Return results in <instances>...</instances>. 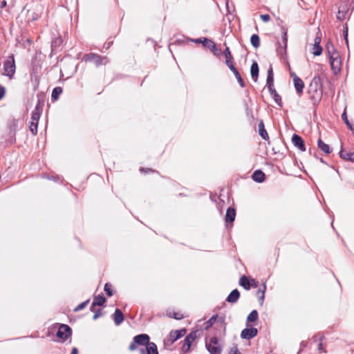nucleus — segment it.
Wrapping results in <instances>:
<instances>
[{"mask_svg":"<svg viewBox=\"0 0 354 354\" xmlns=\"http://www.w3.org/2000/svg\"><path fill=\"white\" fill-rule=\"evenodd\" d=\"M308 93L310 98L313 102V104L318 103L322 97V85L321 78L319 76H315L311 81L309 85Z\"/></svg>","mask_w":354,"mask_h":354,"instance_id":"obj_1","label":"nucleus"},{"mask_svg":"<svg viewBox=\"0 0 354 354\" xmlns=\"http://www.w3.org/2000/svg\"><path fill=\"white\" fill-rule=\"evenodd\" d=\"M42 111H43V109H42L41 106L40 105V102H38V103L37 104V105L35 107V109L32 112L31 121H30V127H29L30 131L34 136H36L37 134L38 123H39V120L40 116L41 115Z\"/></svg>","mask_w":354,"mask_h":354,"instance_id":"obj_2","label":"nucleus"},{"mask_svg":"<svg viewBox=\"0 0 354 354\" xmlns=\"http://www.w3.org/2000/svg\"><path fill=\"white\" fill-rule=\"evenodd\" d=\"M83 59L87 62H91L95 66L106 65L109 62V59L106 56H102L100 55L89 53L84 55Z\"/></svg>","mask_w":354,"mask_h":354,"instance_id":"obj_3","label":"nucleus"},{"mask_svg":"<svg viewBox=\"0 0 354 354\" xmlns=\"http://www.w3.org/2000/svg\"><path fill=\"white\" fill-rule=\"evenodd\" d=\"M150 337L147 334H140L136 335L129 346L130 351H136L139 346H146L150 342Z\"/></svg>","mask_w":354,"mask_h":354,"instance_id":"obj_4","label":"nucleus"},{"mask_svg":"<svg viewBox=\"0 0 354 354\" xmlns=\"http://www.w3.org/2000/svg\"><path fill=\"white\" fill-rule=\"evenodd\" d=\"M15 62L14 55L8 56V59L3 63V73L4 75L12 78L15 73Z\"/></svg>","mask_w":354,"mask_h":354,"instance_id":"obj_5","label":"nucleus"},{"mask_svg":"<svg viewBox=\"0 0 354 354\" xmlns=\"http://www.w3.org/2000/svg\"><path fill=\"white\" fill-rule=\"evenodd\" d=\"M351 8L352 4L350 1H340L338 5L337 18L340 21L345 19Z\"/></svg>","mask_w":354,"mask_h":354,"instance_id":"obj_6","label":"nucleus"},{"mask_svg":"<svg viewBox=\"0 0 354 354\" xmlns=\"http://www.w3.org/2000/svg\"><path fill=\"white\" fill-rule=\"evenodd\" d=\"M205 346L210 354H221L222 348L218 345V339L216 337H212Z\"/></svg>","mask_w":354,"mask_h":354,"instance_id":"obj_7","label":"nucleus"},{"mask_svg":"<svg viewBox=\"0 0 354 354\" xmlns=\"http://www.w3.org/2000/svg\"><path fill=\"white\" fill-rule=\"evenodd\" d=\"M72 334L71 328L66 324H61L57 332V337L60 339L61 342H64Z\"/></svg>","mask_w":354,"mask_h":354,"instance_id":"obj_8","label":"nucleus"},{"mask_svg":"<svg viewBox=\"0 0 354 354\" xmlns=\"http://www.w3.org/2000/svg\"><path fill=\"white\" fill-rule=\"evenodd\" d=\"M291 77H292L293 84L295 88L296 92L299 96H301L303 94L304 83L303 80L299 77L295 73H291Z\"/></svg>","mask_w":354,"mask_h":354,"instance_id":"obj_9","label":"nucleus"},{"mask_svg":"<svg viewBox=\"0 0 354 354\" xmlns=\"http://www.w3.org/2000/svg\"><path fill=\"white\" fill-rule=\"evenodd\" d=\"M320 32H317V36L314 39V44L311 52L315 56H319L322 53L323 49L320 46L322 41Z\"/></svg>","mask_w":354,"mask_h":354,"instance_id":"obj_10","label":"nucleus"},{"mask_svg":"<svg viewBox=\"0 0 354 354\" xmlns=\"http://www.w3.org/2000/svg\"><path fill=\"white\" fill-rule=\"evenodd\" d=\"M197 337V331H192L184 339V344L183 346V350L185 352L189 351L192 343L196 339Z\"/></svg>","mask_w":354,"mask_h":354,"instance_id":"obj_11","label":"nucleus"},{"mask_svg":"<svg viewBox=\"0 0 354 354\" xmlns=\"http://www.w3.org/2000/svg\"><path fill=\"white\" fill-rule=\"evenodd\" d=\"M330 64L331 66V69L333 71L334 74H337L340 70L342 66V61L339 55L332 57L329 58Z\"/></svg>","mask_w":354,"mask_h":354,"instance_id":"obj_12","label":"nucleus"},{"mask_svg":"<svg viewBox=\"0 0 354 354\" xmlns=\"http://www.w3.org/2000/svg\"><path fill=\"white\" fill-rule=\"evenodd\" d=\"M186 329L182 328L180 330H171L169 333L168 341L170 342L171 344L174 343L178 339L181 338L186 334Z\"/></svg>","mask_w":354,"mask_h":354,"instance_id":"obj_13","label":"nucleus"},{"mask_svg":"<svg viewBox=\"0 0 354 354\" xmlns=\"http://www.w3.org/2000/svg\"><path fill=\"white\" fill-rule=\"evenodd\" d=\"M266 86L268 88L269 93L274 92V91L276 90L274 86V73L272 66H270L268 71Z\"/></svg>","mask_w":354,"mask_h":354,"instance_id":"obj_14","label":"nucleus"},{"mask_svg":"<svg viewBox=\"0 0 354 354\" xmlns=\"http://www.w3.org/2000/svg\"><path fill=\"white\" fill-rule=\"evenodd\" d=\"M258 330L254 327L245 328L241 331V337L243 339H250L257 336Z\"/></svg>","mask_w":354,"mask_h":354,"instance_id":"obj_15","label":"nucleus"},{"mask_svg":"<svg viewBox=\"0 0 354 354\" xmlns=\"http://www.w3.org/2000/svg\"><path fill=\"white\" fill-rule=\"evenodd\" d=\"M292 142L300 151H306V147L304 145V142L301 136H299L297 134H294L292 137Z\"/></svg>","mask_w":354,"mask_h":354,"instance_id":"obj_16","label":"nucleus"},{"mask_svg":"<svg viewBox=\"0 0 354 354\" xmlns=\"http://www.w3.org/2000/svg\"><path fill=\"white\" fill-rule=\"evenodd\" d=\"M236 210L234 207H229L226 211L225 221L227 223H232L235 219Z\"/></svg>","mask_w":354,"mask_h":354,"instance_id":"obj_17","label":"nucleus"},{"mask_svg":"<svg viewBox=\"0 0 354 354\" xmlns=\"http://www.w3.org/2000/svg\"><path fill=\"white\" fill-rule=\"evenodd\" d=\"M223 53L226 58L225 64L229 67V68L231 70L232 68V67H235V66H234V63H233L234 58L230 53V48L228 47H226Z\"/></svg>","mask_w":354,"mask_h":354,"instance_id":"obj_18","label":"nucleus"},{"mask_svg":"<svg viewBox=\"0 0 354 354\" xmlns=\"http://www.w3.org/2000/svg\"><path fill=\"white\" fill-rule=\"evenodd\" d=\"M339 156L347 161L354 162V151H346L341 149L339 151Z\"/></svg>","mask_w":354,"mask_h":354,"instance_id":"obj_19","label":"nucleus"},{"mask_svg":"<svg viewBox=\"0 0 354 354\" xmlns=\"http://www.w3.org/2000/svg\"><path fill=\"white\" fill-rule=\"evenodd\" d=\"M106 302V299L102 295H99L94 297L93 301L91 306V310L95 311V306H102Z\"/></svg>","mask_w":354,"mask_h":354,"instance_id":"obj_20","label":"nucleus"},{"mask_svg":"<svg viewBox=\"0 0 354 354\" xmlns=\"http://www.w3.org/2000/svg\"><path fill=\"white\" fill-rule=\"evenodd\" d=\"M124 316L122 312L120 309L116 308L114 312V314H113V320H114L115 324L116 326L120 325L124 321Z\"/></svg>","mask_w":354,"mask_h":354,"instance_id":"obj_21","label":"nucleus"},{"mask_svg":"<svg viewBox=\"0 0 354 354\" xmlns=\"http://www.w3.org/2000/svg\"><path fill=\"white\" fill-rule=\"evenodd\" d=\"M250 73L252 79L254 80V82H257L258 80L259 76V66L257 62H254L252 64L251 68H250Z\"/></svg>","mask_w":354,"mask_h":354,"instance_id":"obj_22","label":"nucleus"},{"mask_svg":"<svg viewBox=\"0 0 354 354\" xmlns=\"http://www.w3.org/2000/svg\"><path fill=\"white\" fill-rule=\"evenodd\" d=\"M240 297V293L237 289L233 290L226 299L229 303H235L238 301Z\"/></svg>","mask_w":354,"mask_h":354,"instance_id":"obj_23","label":"nucleus"},{"mask_svg":"<svg viewBox=\"0 0 354 354\" xmlns=\"http://www.w3.org/2000/svg\"><path fill=\"white\" fill-rule=\"evenodd\" d=\"M205 42L209 43L207 48H209L212 52L216 56H219L221 53V50L218 49L215 43L210 39H205Z\"/></svg>","mask_w":354,"mask_h":354,"instance_id":"obj_24","label":"nucleus"},{"mask_svg":"<svg viewBox=\"0 0 354 354\" xmlns=\"http://www.w3.org/2000/svg\"><path fill=\"white\" fill-rule=\"evenodd\" d=\"M265 174L261 170L255 171L252 174V179L258 183H262L265 180Z\"/></svg>","mask_w":354,"mask_h":354,"instance_id":"obj_25","label":"nucleus"},{"mask_svg":"<svg viewBox=\"0 0 354 354\" xmlns=\"http://www.w3.org/2000/svg\"><path fill=\"white\" fill-rule=\"evenodd\" d=\"M258 129H259V133L261 136V137L263 140H268L269 139V136H268L266 130L265 129V127H264V124H263V121H261L260 123L259 124Z\"/></svg>","mask_w":354,"mask_h":354,"instance_id":"obj_26","label":"nucleus"},{"mask_svg":"<svg viewBox=\"0 0 354 354\" xmlns=\"http://www.w3.org/2000/svg\"><path fill=\"white\" fill-rule=\"evenodd\" d=\"M326 50L328 54L329 58L332 57H335V56L339 55V53L336 50L334 46L330 42H328L326 44Z\"/></svg>","mask_w":354,"mask_h":354,"instance_id":"obj_27","label":"nucleus"},{"mask_svg":"<svg viewBox=\"0 0 354 354\" xmlns=\"http://www.w3.org/2000/svg\"><path fill=\"white\" fill-rule=\"evenodd\" d=\"M147 354H158L157 346L154 342H149L146 346Z\"/></svg>","mask_w":354,"mask_h":354,"instance_id":"obj_28","label":"nucleus"},{"mask_svg":"<svg viewBox=\"0 0 354 354\" xmlns=\"http://www.w3.org/2000/svg\"><path fill=\"white\" fill-rule=\"evenodd\" d=\"M318 147L320 150L324 151L326 153H330L331 152V149L330 146L325 142H324L321 139L318 140L317 142Z\"/></svg>","mask_w":354,"mask_h":354,"instance_id":"obj_29","label":"nucleus"},{"mask_svg":"<svg viewBox=\"0 0 354 354\" xmlns=\"http://www.w3.org/2000/svg\"><path fill=\"white\" fill-rule=\"evenodd\" d=\"M266 290V286L265 283H263L262 285V288H259L257 293V295L259 298V303L261 305H263V303L264 301Z\"/></svg>","mask_w":354,"mask_h":354,"instance_id":"obj_30","label":"nucleus"},{"mask_svg":"<svg viewBox=\"0 0 354 354\" xmlns=\"http://www.w3.org/2000/svg\"><path fill=\"white\" fill-rule=\"evenodd\" d=\"M250 279L245 276L243 275L239 279V285L243 287L245 290H250Z\"/></svg>","mask_w":354,"mask_h":354,"instance_id":"obj_31","label":"nucleus"},{"mask_svg":"<svg viewBox=\"0 0 354 354\" xmlns=\"http://www.w3.org/2000/svg\"><path fill=\"white\" fill-rule=\"evenodd\" d=\"M232 68L231 69V71L234 73V75H235L238 82L239 83L240 86L243 88L245 87V83L240 75V73H239L238 70L235 68V67H232Z\"/></svg>","mask_w":354,"mask_h":354,"instance_id":"obj_32","label":"nucleus"},{"mask_svg":"<svg viewBox=\"0 0 354 354\" xmlns=\"http://www.w3.org/2000/svg\"><path fill=\"white\" fill-rule=\"evenodd\" d=\"M167 315L170 318L177 320H180L184 317V315L180 312L167 311Z\"/></svg>","mask_w":354,"mask_h":354,"instance_id":"obj_33","label":"nucleus"},{"mask_svg":"<svg viewBox=\"0 0 354 354\" xmlns=\"http://www.w3.org/2000/svg\"><path fill=\"white\" fill-rule=\"evenodd\" d=\"M62 43V39L60 37H57L55 38L51 43V48L53 51L57 50V49L60 47Z\"/></svg>","mask_w":354,"mask_h":354,"instance_id":"obj_34","label":"nucleus"},{"mask_svg":"<svg viewBox=\"0 0 354 354\" xmlns=\"http://www.w3.org/2000/svg\"><path fill=\"white\" fill-rule=\"evenodd\" d=\"M250 42L252 46L257 48L260 46V38L258 35L254 34L251 36Z\"/></svg>","mask_w":354,"mask_h":354,"instance_id":"obj_35","label":"nucleus"},{"mask_svg":"<svg viewBox=\"0 0 354 354\" xmlns=\"http://www.w3.org/2000/svg\"><path fill=\"white\" fill-rule=\"evenodd\" d=\"M270 94L272 97L274 102L280 106L282 107V100L281 97L277 93V91L274 90V92H270Z\"/></svg>","mask_w":354,"mask_h":354,"instance_id":"obj_36","label":"nucleus"},{"mask_svg":"<svg viewBox=\"0 0 354 354\" xmlns=\"http://www.w3.org/2000/svg\"><path fill=\"white\" fill-rule=\"evenodd\" d=\"M62 93V88L60 86H57V87L54 88L53 90V92H52V95H51L52 99L54 101L57 100L59 98V97Z\"/></svg>","mask_w":354,"mask_h":354,"instance_id":"obj_37","label":"nucleus"},{"mask_svg":"<svg viewBox=\"0 0 354 354\" xmlns=\"http://www.w3.org/2000/svg\"><path fill=\"white\" fill-rule=\"evenodd\" d=\"M324 337L323 335H316L313 337V340L315 342H317V341H319V344L318 345V350L319 351H322V352H326V351H324V347H323V344H322V340L324 339Z\"/></svg>","mask_w":354,"mask_h":354,"instance_id":"obj_38","label":"nucleus"},{"mask_svg":"<svg viewBox=\"0 0 354 354\" xmlns=\"http://www.w3.org/2000/svg\"><path fill=\"white\" fill-rule=\"evenodd\" d=\"M258 319V312L256 310H253L248 316L247 321L248 322H254Z\"/></svg>","mask_w":354,"mask_h":354,"instance_id":"obj_39","label":"nucleus"},{"mask_svg":"<svg viewBox=\"0 0 354 354\" xmlns=\"http://www.w3.org/2000/svg\"><path fill=\"white\" fill-rule=\"evenodd\" d=\"M342 119L345 122V124H346V126L348 127L349 129H351V130L353 129L352 124L350 123L349 120H348L346 109L342 114Z\"/></svg>","mask_w":354,"mask_h":354,"instance_id":"obj_40","label":"nucleus"},{"mask_svg":"<svg viewBox=\"0 0 354 354\" xmlns=\"http://www.w3.org/2000/svg\"><path fill=\"white\" fill-rule=\"evenodd\" d=\"M104 289L108 297H111L113 295L112 285L111 283H105Z\"/></svg>","mask_w":354,"mask_h":354,"instance_id":"obj_41","label":"nucleus"},{"mask_svg":"<svg viewBox=\"0 0 354 354\" xmlns=\"http://www.w3.org/2000/svg\"><path fill=\"white\" fill-rule=\"evenodd\" d=\"M205 39H208L206 37H201L198 39H192V41L196 44H202L205 47L207 48L209 43L205 42Z\"/></svg>","mask_w":354,"mask_h":354,"instance_id":"obj_42","label":"nucleus"},{"mask_svg":"<svg viewBox=\"0 0 354 354\" xmlns=\"http://www.w3.org/2000/svg\"><path fill=\"white\" fill-rule=\"evenodd\" d=\"M217 319V315L212 316L207 322V326L206 328H208L209 327L212 326L216 322Z\"/></svg>","mask_w":354,"mask_h":354,"instance_id":"obj_43","label":"nucleus"},{"mask_svg":"<svg viewBox=\"0 0 354 354\" xmlns=\"http://www.w3.org/2000/svg\"><path fill=\"white\" fill-rule=\"evenodd\" d=\"M89 302V300H86L81 304H80L74 310L75 311H79L80 310H82L84 309L86 306L87 304H88Z\"/></svg>","mask_w":354,"mask_h":354,"instance_id":"obj_44","label":"nucleus"},{"mask_svg":"<svg viewBox=\"0 0 354 354\" xmlns=\"http://www.w3.org/2000/svg\"><path fill=\"white\" fill-rule=\"evenodd\" d=\"M139 171L143 174L154 173L156 171L151 168L140 167Z\"/></svg>","mask_w":354,"mask_h":354,"instance_id":"obj_45","label":"nucleus"},{"mask_svg":"<svg viewBox=\"0 0 354 354\" xmlns=\"http://www.w3.org/2000/svg\"><path fill=\"white\" fill-rule=\"evenodd\" d=\"M94 313V315H93V319H97L98 317H100V316H102V310L98 308V309H96L95 308V311H93Z\"/></svg>","mask_w":354,"mask_h":354,"instance_id":"obj_46","label":"nucleus"},{"mask_svg":"<svg viewBox=\"0 0 354 354\" xmlns=\"http://www.w3.org/2000/svg\"><path fill=\"white\" fill-rule=\"evenodd\" d=\"M282 39H283V42L284 44V51H286V47H287V42H288V35H287L286 31L283 32V35H282Z\"/></svg>","mask_w":354,"mask_h":354,"instance_id":"obj_47","label":"nucleus"},{"mask_svg":"<svg viewBox=\"0 0 354 354\" xmlns=\"http://www.w3.org/2000/svg\"><path fill=\"white\" fill-rule=\"evenodd\" d=\"M223 3H224L225 8L227 10V13H231L232 11H234V8L233 5L232 6V10L230 9V5H229L230 1H223Z\"/></svg>","mask_w":354,"mask_h":354,"instance_id":"obj_48","label":"nucleus"},{"mask_svg":"<svg viewBox=\"0 0 354 354\" xmlns=\"http://www.w3.org/2000/svg\"><path fill=\"white\" fill-rule=\"evenodd\" d=\"M260 17L261 20L264 22H268L270 20V17L268 14L261 15Z\"/></svg>","mask_w":354,"mask_h":354,"instance_id":"obj_49","label":"nucleus"},{"mask_svg":"<svg viewBox=\"0 0 354 354\" xmlns=\"http://www.w3.org/2000/svg\"><path fill=\"white\" fill-rule=\"evenodd\" d=\"M6 94V88L0 84V100L3 99Z\"/></svg>","mask_w":354,"mask_h":354,"instance_id":"obj_50","label":"nucleus"},{"mask_svg":"<svg viewBox=\"0 0 354 354\" xmlns=\"http://www.w3.org/2000/svg\"><path fill=\"white\" fill-rule=\"evenodd\" d=\"M250 288L251 287L257 288L258 287V281H257L254 279H251L250 280Z\"/></svg>","mask_w":354,"mask_h":354,"instance_id":"obj_51","label":"nucleus"},{"mask_svg":"<svg viewBox=\"0 0 354 354\" xmlns=\"http://www.w3.org/2000/svg\"><path fill=\"white\" fill-rule=\"evenodd\" d=\"M229 354H241L236 347L232 348Z\"/></svg>","mask_w":354,"mask_h":354,"instance_id":"obj_52","label":"nucleus"},{"mask_svg":"<svg viewBox=\"0 0 354 354\" xmlns=\"http://www.w3.org/2000/svg\"><path fill=\"white\" fill-rule=\"evenodd\" d=\"M6 3L7 1H1L0 8L3 9V8H5L6 6Z\"/></svg>","mask_w":354,"mask_h":354,"instance_id":"obj_53","label":"nucleus"},{"mask_svg":"<svg viewBox=\"0 0 354 354\" xmlns=\"http://www.w3.org/2000/svg\"><path fill=\"white\" fill-rule=\"evenodd\" d=\"M78 353V350L77 348H73L72 349V351H71V354H77Z\"/></svg>","mask_w":354,"mask_h":354,"instance_id":"obj_54","label":"nucleus"},{"mask_svg":"<svg viewBox=\"0 0 354 354\" xmlns=\"http://www.w3.org/2000/svg\"><path fill=\"white\" fill-rule=\"evenodd\" d=\"M347 37H348V34H347V28H346V31L344 32V37H345V40L346 42H348V39H347Z\"/></svg>","mask_w":354,"mask_h":354,"instance_id":"obj_55","label":"nucleus"},{"mask_svg":"<svg viewBox=\"0 0 354 354\" xmlns=\"http://www.w3.org/2000/svg\"><path fill=\"white\" fill-rule=\"evenodd\" d=\"M141 353H142V354H144V353H145V351H144V349H142V350H141Z\"/></svg>","mask_w":354,"mask_h":354,"instance_id":"obj_56","label":"nucleus"}]
</instances>
